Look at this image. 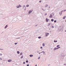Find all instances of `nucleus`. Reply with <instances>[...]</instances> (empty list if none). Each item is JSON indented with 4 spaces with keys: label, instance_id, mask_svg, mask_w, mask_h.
Here are the masks:
<instances>
[{
    "label": "nucleus",
    "instance_id": "nucleus-31",
    "mask_svg": "<svg viewBox=\"0 0 66 66\" xmlns=\"http://www.w3.org/2000/svg\"><path fill=\"white\" fill-rule=\"evenodd\" d=\"M41 2H42V1L41 0V1H39V2L41 3Z\"/></svg>",
    "mask_w": 66,
    "mask_h": 66
},
{
    "label": "nucleus",
    "instance_id": "nucleus-41",
    "mask_svg": "<svg viewBox=\"0 0 66 66\" xmlns=\"http://www.w3.org/2000/svg\"><path fill=\"white\" fill-rule=\"evenodd\" d=\"M53 28H54V26H52Z\"/></svg>",
    "mask_w": 66,
    "mask_h": 66
},
{
    "label": "nucleus",
    "instance_id": "nucleus-51",
    "mask_svg": "<svg viewBox=\"0 0 66 66\" xmlns=\"http://www.w3.org/2000/svg\"><path fill=\"white\" fill-rule=\"evenodd\" d=\"M65 32H66V30H65Z\"/></svg>",
    "mask_w": 66,
    "mask_h": 66
},
{
    "label": "nucleus",
    "instance_id": "nucleus-13",
    "mask_svg": "<svg viewBox=\"0 0 66 66\" xmlns=\"http://www.w3.org/2000/svg\"><path fill=\"white\" fill-rule=\"evenodd\" d=\"M54 43H56V42H57V40H54Z\"/></svg>",
    "mask_w": 66,
    "mask_h": 66
},
{
    "label": "nucleus",
    "instance_id": "nucleus-11",
    "mask_svg": "<svg viewBox=\"0 0 66 66\" xmlns=\"http://www.w3.org/2000/svg\"><path fill=\"white\" fill-rule=\"evenodd\" d=\"M32 13V11H29V12H28V13H29V14H30V13Z\"/></svg>",
    "mask_w": 66,
    "mask_h": 66
},
{
    "label": "nucleus",
    "instance_id": "nucleus-29",
    "mask_svg": "<svg viewBox=\"0 0 66 66\" xmlns=\"http://www.w3.org/2000/svg\"><path fill=\"white\" fill-rule=\"evenodd\" d=\"M22 55V53L21 52L20 54V55Z\"/></svg>",
    "mask_w": 66,
    "mask_h": 66
},
{
    "label": "nucleus",
    "instance_id": "nucleus-45",
    "mask_svg": "<svg viewBox=\"0 0 66 66\" xmlns=\"http://www.w3.org/2000/svg\"><path fill=\"white\" fill-rule=\"evenodd\" d=\"M48 25H49V26L50 25V23L48 24Z\"/></svg>",
    "mask_w": 66,
    "mask_h": 66
},
{
    "label": "nucleus",
    "instance_id": "nucleus-52",
    "mask_svg": "<svg viewBox=\"0 0 66 66\" xmlns=\"http://www.w3.org/2000/svg\"><path fill=\"white\" fill-rule=\"evenodd\" d=\"M23 34H24V33H23Z\"/></svg>",
    "mask_w": 66,
    "mask_h": 66
},
{
    "label": "nucleus",
    "instance_id": "nucleus-7",
    "mask_svg": "<svg viewBox=\"0 0 66 66\" xmlns=\"http://www.w3.org/2000/svg\"><path fill=\"white\" fill-rule=\"evenodd\" d=\"M12 60H9L8 61V62H12Z\"/></svg>",
    "mask_w": 66,
    "mask_h": 66
},
{
    "label": "nucleus",
    "instance_id": "nucleus-28",
    "mask_svg": "<svg viewBox=\"0 0 66 66\" xmlns=\"http://www.w3.org/2000/svg\"><path fill=\"white\" fill-rule=\"evenodd\" d=\"M62 27H60V30H61V29H62Z\"/></svg>",
    "mask_w": 66,
    "mask_h": 66
},
{
    "label": "nucleus",
    "instance_id": "nucleus-14",
    "mask_svg": "<svg viewBox=\"0 0 66 66\" xmlns=\"http://www.w3.org/2000/svg\"><path fill=\"white\" fill-rule=\"evenodd\" d=\"M65 18H66V16H64L63 18V19H65Z\"/></svg>",
    "mask_w": 66,
    "mask_h": 66
},
{
    "label": "nucleus",
    "instance_id": "nucleus-22",
    "mask_svg": "<svg viewBox=\"0 0 66 66\" xmlns=\"http://www.w3.org/2000/svg\"><path fill=\"white\" fill-rule=\"evenodd\" d=\"M60 45H58L56 46L57 47H58L60 46Z\"/></svg>",
    "mask_w": 66,
    "mask_h": 66
},
{
    "label": "nucleus",
    "instance_id": "nucleus-20",
    "mask_svg": "<svg viewBox=\"0 0 66 66\" xmlns=\"http://www.w3.org/2000/svg\"><path fill=\"white\" fill-rule=\"evenodd\" d=\"M41 38H42V37H38V38H39V39Z\"/></svg>",
    "mask_w": 66,
    "mask_h": 66
},
{
    "label": "nucleus",
    "instance_id": "nucleus-48",
    "mask_svg": "<svg viewBox=\"0 0 66 66\" xmlns=\"http://www.w3.org/2000/svg\"><path fill=\"white\" fill-rule=\"evenodd\" d=\"M40 53H39V54H40Z\"/></svg>",
    "mask_w": 66,
    "mask_h": 66
},
{
    "label": "nucleus",
    "instance_id": "nucleus-30",
    "mask_svg": "<svg viewBox=\"0 0 66 66\" xmlns=\"http://www.w3.org/2000/svg\"><path fill=\"white\" fill-rule=\"evenodd\" d=\"M25 63H26L25 62H23V64H25Z\"/></svg>",
    "mask_w": 66,
    "mask_h": 66
},
{
    "label": "nucleus",
    "instance_id": "nucleus-39",
    "mask_svg": "<svg viewBox=\"0 0 66 66\" xmlns=\"http://www.w3.org/2000/svg\"><path fill=\"white\" fill-rule=\"evenodd\" d=\"M23 36H23L21 37H23Z\"/></svg>",
    "mask_w": 66,
    "mask_h": 66
},
{
    "label": "nucleus",
    "instance_id": "nucleus-15",
    "mask_svg": "<svg viewBox=\"0 0 66 66\" xmlns=\"http://www.w3.org/2000/svg\"><path fill=\"white\" fill-rule=\"evenodd\" d=\"M42 10H43V11H45V10H45V9H42Z\"/></svg>",
    "mask_w": 66,
    "mask_h": 66
},
{
    "label": "nucleus",
    "instance_id": "nucleus-5",
    "mask_svg": "<svg viewBox=\"0 0 66 66\" xmlns=\"http://www.w3.org/2000/svg\"><path fill=\"white\" fill-rule=\"evenodd\" d=\"M57 48H56L55 47L54 49V51H55L56 50H57Z\"/></svg>",
    "mask_w": 66,
    "mask_h": 66
},
{
    "label": "nucleus",
    "instance_id": "nucleus-42",
    "mask_svg": "<svg viewBox=\"0 0 66 66\" xmlns=\"http://www.w3.org/2000/svg\"><path fill=\"white\" fill-rule=\"evenodd\" d=\"M26 9H24V10H25L24 11H26Z\"/></svg>",
    "mask_w": 66,
    "mask_h": 66
},
{
    "label": "nucleus",
    "instance_id": "nucleus-50",
    "mask_svg": "<svg viewBox=\"0 0 66 66\" xmlns=\"http://www.w3.org/2000/svg\"><path fill=\"white\" fill-rule=\"evenodd\" d=\"M3 33V32H2V33Z\"/></svg>",
    "mask_w": 66,
    "mask_h": 66
},
{
    "label": "nucleus",
    "instance_id": "nucleus-16",
    "mask_svg": "<svg viewBox=\"0 0 66 66\" xmlns=\"http://www.w3.org/2000/svg\"><path fill=\"white\" fill-rule=\"evenodd\" d=\"M17 53L18 54H19V53H20V52L19 51H17Z\"/></svg>",
    "mask_w": 66,
    "mask_h": 66
},
{
    "label": "nucleus",
    "instance_id": "nucleus-44",
    "mask_svg": "<svg viewBox=\"0 0 66 66\" xmlns=\"http://www.w3.org/2000/svg\"><path fill=\"white\" fill-rule=\"evenodd\" d=\"M18 38V39H19V38H20V37L18 38Z\"/></svg>",
    "mask_w": 66,
    "mask_h": 66
},
{
    "label": "nucleus",
    "instance_id": "nucleus-47",
    "mask_svg": "<svg viewBox=\"0 0 66 66\" xmlns=\"http://www.w3.org/2000/svg\"><path fill=\"white\" fill-rule=\"evenodd\" d=\"M37 25H36V26H37Z\"/></svg>",
    "mask_w": 66,
    "mask_h": 66
},
{
    "label": "nucleus",
    "instance_id": "nucleus-40",
    "mask_svg": "<svg viewBox=\"0 0 66 66\" xmlns=\"http://www.w3.org/2000/svg\"><path fill=\"white\" fill-rule=\"evenodd\" d=\"M66 65V64H64V65Z\"/></svg>",
    "mask_w": 66,
    "mask_h": 66
},
{
    "label": "nucleus",
    "instance_id": "nucleus-49",
    "mask_svg": "<svg viewBox=\"0 0 66 66\" xmlns=\"http://www.w3.org/2000/svg\"><path fill=\"white\" fill-rule=\"evenodd\" d=\"M50 6H49V8H50Z\"/></svg>",
    "mask_w": 66,
    "mask_h": 66
},
{
    "label": "nucleus",
    "instance_id": "nucleus-25",
    "mask_svg": "<svg viewBox=\"0 0 66 66\" xmlns=\"http://www.w3.org/2000/svg\"><path fill=\"white\" fill-rule=\"evenodd\" d=\"M56 22V20H55L54 21V22Z\"/></svg>",
    "mask_w": 66,
    "mask_h": 66
},
{
    "label": "nucleus",
    "instance_id": "nucleus-19",
    "mask_svg": "<svg viewBox=\"0 0 66 66\" xmlns=\"http://www.w3.org/2000/svg\"><path fill=\"white\" fill-rule=\"evenodd\" d=\"M23 56L22 55L20 57L21 59H22V58H23Z\"/></svg>",
    "mask_w": 66,
    "mask_h": 66
},
{
    "label": "nucleus",
    "instance_id": "nucleus-10",
    "mask_svg": "<svg viewBox=\"0 0 66 66\" xmlns=\"http://www.w3.org/2000/svg\"><path fill=\"white\" fill-rule=\"evenodd\" d=\"M33 56V55H29V56H30V57H32Z\"/></svg>",
    "mask_w": 66,
    "mask_h": 66
},
{
    "label": "nucleus",
    "instance_id": "nucleus-32",
    "mask_svg": "<svg viewBox=\"0 0 66 66\" xmlns=\"http://www.w3.org/2000/svg\"><path fill=\"white\" fill-rule=\"evenodd\" d=\"M47 13H46L45 14V16H46V15H47Z\"/></svg>",
    "mask_w": 66,
    "mask_h": 66
},
{
    "label": "nucleus",
    "instance_id": "nucleus-8",
    "mask_svg": "<svg viewBox=\"0 0 66 66\" xmlns=\"http://www.w3.org/2000/svg\"><path fill=\"white\" fill-rule=\"evenodd\" d=\"M46 22H48V18H46Z\"/></svg>",
    "mask_w": 66,
    "mask_h": 66
},
{
    "label": "nucleus",
    "instance_id": "nucleus-38",
    "mask_svg": "<svg viewBox=\"0 0 66 66\" xmlns=\"http://www.w3.org/2000/svg\"><path fill=\"white\" fill-rule=\"evenodd\" d=\"M0 59L1 60H2V58H0Z\"/></svg>",
    "mask_w": 66,
    "mask_h": 66
},
{
    "label": "nucleus",
    "instance_id": "nucleus-34",
    "mask_svg": "<svg viewBox=\"0 0 66 66\" xmlns=\"http://www.w3.org/2000/svg\"><path fill=\"white\" fill-rule=\"evenodd\" d=\"M38 59L39 60L40 59V57H38Z\"/></svg>",
    "mask_w": 66,
    "mask_h": 66
},
{
    "label": "nucleus",
    "instance_id": "nucleus-21",
    "mask_svg": "<svg viewBox=\"0 0 66 66\" xmlns=\"http://www.w3.org/2000/svg\"><path fill=\"white\" fill-rule=\"evenodd\" d=\"M29 5H26V7H29Z\"/></svg>",
    "mask_w": 66,
    "mask_h": 66
},
{
    "label": "nucleus",
    "instance_id": "nucleus-17",
    "mask_svg": "<svg viewBox=\"0 0 66 66\" xmlns=\"http://www.w3.org/2000/svg\"><path fill=\"white\" fill-rule=\"evenodd\" d=\"M48 6V5L46 4V6H45V7H47V6Z\"/></svg>",
    "mask_w": 66,
    "mask_h": 66
},
{
    "label": "nucleus",
    "instance_id": "nucleus-12",
    "mask_svg": "<svg viewBox=\"0 0 66 66\" xmlns=\"http://www.w3.org/2000/svg\"><path fill=\"white\" fill-rule=\"evenodd\" d=\"M48 34H49L48 33H47V34H46L45 36L47 37L48 36Z\"/></svg>",
    "mask_w": 66,
    "mask_h": 66
},
{
    "label": "nucleus",
    "instance_id": "nucleus-24",
    "mask_svg": "<svg viewBox=\"0 0 66 66\" xmlns=\"http://www.w3.org/2000/svg\"><path fill=\"white\" fill-rule=\"evenodd\" d=\"M28 62H29V61H28V60H27V61H26V63H28Z\"/></svg>",
    "mask_w": 66,
    "mask_h": 66
},
{
    "label": "nucleus",
    "instance_id": "nucleus-9",
    "mask_svg": "<svg viewBox=\"0 0 66 66\" xmlns=\"http://www.w3.org/2000/svg\"><path fill=\"white\" fill-rule=\"evenodd\" d=\"M50 18H52V15H51V14H50Z\"/></svg>",
    "mask_w": 66,
    "mask_h": 66
},
{
    "label": "nucleus",
    "instance_id": "nucleus-26",
    "mask_svg": "<svg viewBox=\"0 0 66 66\" xmlns=\"http://www.w3.org/2000/svg\"><path fill=\"white\" fill-rule=\"evenodd\" d=\"M18 43H14V44H15V45H17V44Z\"/></svg>",
    "mask_w": 66,
    "mask_h": 66
},
{
    "label": "nucleus",
    "instance_id": "nucleus-6",
    "mask_svg": "<svg viewBox=\"0 0 66 66\" xmlns=\"http://www.w3.org/2000/svg\"><path fill=\"white\" fill-rule=\"evenodd\" d=\"M8 26V25H6L5 26V27L4 28V29H6L7 28V26Z\"/></svg>",
    "mask_w": 66,
    "mask_h": 66
},
{
    "label": "nucleus",
    "instance_id": "nucleus-2",
    "mask_svg": "<svg viewBox=\"0 0 66 66\" xmlns=\"http://www.w3.org/2000/svg\"><path fill=\"white\" fill-rule=\"evenodd\" d=\"M63 11H64V12H65V11H66V10H64V11H62L61 12L59 13V14H60V15L62 14V12Z\"/></svg>",
    "mask_w": 66,
    "mask_h": 66
},
{
    "label": "nucleus",
    "instance_id": "nucleus-27",
    "mask_svg": "<svg viewBox=\"0 0 66 66\" xmlns=\"http://www.w3.org/2000/svg\"><path fill=\"white\" fill-rule=\"evenodd\" d=\"M61 48L60 47H57V49H59V48Z\"/></svg>",
    "mask_w": 66,
    "mask_h": 66
},
{
    "label": "nucleus",
    "instance_id": "nucleus-18",
    "mask_svg": "<svg viewBox=\"0 0 66 66\" xmlns=\"http://www.w3.org/2000/svg\"><path fill=\"white\" fill-rule=\"evenodd\" d=\"M51 21L53 22V21H54V19H52L51 20Z\"/></svg>",
    "mask_w": 66,
    "mask_h": 66
},
{
    "label": "nucleus",
    "instance_id": "nucleus-35",
    "mask_svg": "<svg viewBox=\"0 0 66 66\" xmlns=\"http://www.w3.org/2000/svg\"><path fill=\"white\" fill-rule=\"evenodd\" d=\"M40 48H41V49H42V48H43V47H40Z\"/></svg>",
    "mask_w": 66,
    "mask_h": 66
},
{
    "label": "nucleus",
    "instance_id": "nucleus-3",
    "mask_svg": "<svg viewBox=\"0 0 66 66\" xmlns=\"http://www.w3.org/2000/svg\"><path fill=\"white\" fill-rule=\"evenodd\" d=\"M43 53L44 55H46V53H45V52L43 51V52H40V53Z\"/></svg>",
    "mask_w": 66,
    "mask_h": 66
},
{
    "label": "nucleus",
    "instance_id": "nucleus-33",
    "mask_svg": "<svg viewBox=\"0 0 66 66\" xmlns=\"http://www.w3.org/2000/svg\"><path fill=\"white\" fill-rule=\"evenodd\" d=\"M2 54L0 53V55H1V56H2Z\"/></svg>",
    "mask_w": 66,
    "mask_h": 66
},
{
    "label": "nucleus",
    "instance_id": "nucleus-4",
    "mask_svg": "<svg viewBox=\"0 0 66 66\" xmlns=\"http://www.w3.org/2000/svg\"><path fill=\"white\" fill-rule=\"evenodd\" d=\"M26 6H25V5H23V9H26Z\"/></svg>",
    "mask_w": 66,
    "mask_h": 66
},
{
    "label": "nucleus",
    "instance_id": "nucleus-23",
    "mask_svg": "<svg viewBox=\"0 0 66 66\" xmlns=\"http://www.w3.org/2000/svg\"><path fill=\"white\" fill-rule=\"evenodd\" d=\"M43 47H44V46H45V44H43Z\"/></svg>",
    "mask_w": 66,
    "mask_h": 66
},
{
    "label": "nucleus",
    "instance_id": "nucleus-37",
    "mask_svg": "<svg viewBox=\"0 0 66 66\" xmlns=\"http://www.w3.org/2000/svg\"><path fill=\"white\" fill-rule=\"evenodd\" d=\"M0 50H3L1 48V49H0Z\"/></svg>",
    "mask_w": 66,
    "mask_h": 66
},
{
    "label": "nucleus",
    "instance_id": "nucleus-36",
    "mask_svg": "<svg viewBox=\"0 0 66 66\" xmlns=\"http://www.w3.org/2000/svg\"><path fill=\"white\" fill-rule=\"evenodd\" d=\"M27 66H29V64H28L27 65Z\"/></svg>",
    "mask_w": 66,
    "mask_h": 66
},
{
    "label": "nucleus",
    "instance_id": "nucleus-43",
    "mask_svg": "<svg viewBox=\"0 0 66 66\" xmlns=\"http://www.w3.org/2000/svg\"><path fill=\"white\" fill-rule=\"evenodd\" d=\"M14 35H15V36H16V35H15V34H14Z\"/></svg>",
    "mask_w": 66,
    "mask_h": 66
},
{
    "label": "nucleus",
    "instance_id": "nucleus-1",
    "mask_svg": "<svg viewBox=\"0 0 66 66\" xmlns=\"http://www.w3.org/2000/svg\"><path fill=\"white\" fill-rule=\"evenodd\" d=\"M22 6L21 5H19V6H17L16 7L17 8H19V7H22Z\"/></svg>",
    "mask_w": 66,
    "mask_h": 66
},
{
    "label": "nucleus",
    "instance_id": "nucleus-46",
    "mask_svg": "<svg viewBox=\"0 0 66 66\" xmlns=\"http://www.w3.org/2000/svg\"><path fill=\"white\" fill-rule=\"evenodd\" d=\"M37 53H39V51H38V52H37Z\"/></svg>",
    "mask_w": 66,
    "mask_h": 66
}]
</instances>
